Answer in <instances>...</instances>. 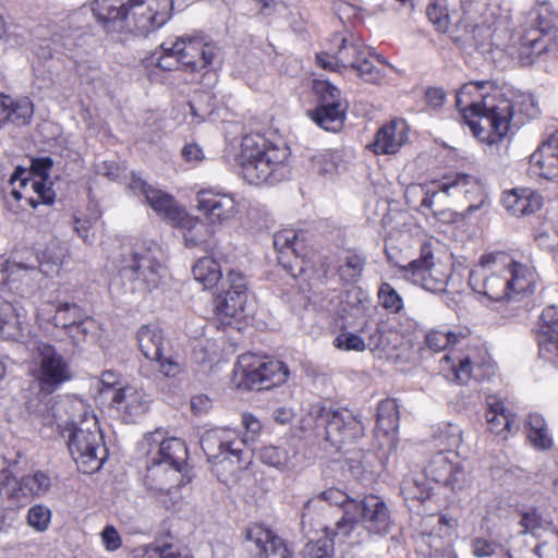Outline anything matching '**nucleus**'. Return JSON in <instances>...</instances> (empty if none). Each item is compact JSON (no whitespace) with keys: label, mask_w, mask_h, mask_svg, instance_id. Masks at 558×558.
I'll return each mask as SVG.
<instances>
[{"label":"nucleus","mask_w":558,"mask_h":558,"mask_svg":"<svg viewBox=\"0 0 558 558\" xmlns=\"http://www.w3.org/2000/svg\"><path fill=\"white\" fill-rule=\"evenodd\" d=\"M129 186L135 194H142L153 210L159 216H162L172 226H174L185 213L171 195L154 189L140 177L133 175Z\"/></svg>","instance_id":"obj_17"},{"label":"nucleus","mask_w":558,"mask_h":558,"mask_svg":"<svg viewBox=\"0 0 558 558\" xmlns=\"http://www.w3.org/2000/svg\"><path fill=\"white\" fill-rule=\"evenodd\" d=\"M434 465H439L448 472V475L444 478L446 485L450 486L453 490L463 488L466 481L463 468L450 464L442 456H438L434 459L429 465L430 473H433Z\"/></svg>","instance_id":"obj_46"},{"label":"nucleus","mask_w":558,"mask_h":558,"mask_svg":"<svg viewBox=\"0 0 558 558\" xmlns=\"http://www.w3.org/2000/svg\"><path fill=\"white\" fill-rule=\"evenodd\" d=\"M235 374L241 378L239 388L260 391L284 384L289 369L278 360L262 361L252 354H242L236 362Z\"/></svg>","instance_id":"obj_7"},{"label":"nucleus","mask_w":558,"mask_h":558,"mask_svg":"<svg viewBox=\"0 0 558 558\" xmlns=\"http://www.w3.org/2000/svg\"><path fill=\"white\" fill-rule=\"evenodd\" d=\"M111 403L121 413L125 423H135L147 412L150 398L144 390L126 385L113 391Z\"/></svg>","instance_id":"obj_21"},{"label":"nucleus","mask_w":558,"mask_h":558,"mask_svg":"<svg viewBox=\"0 0 558 558\" xmlns=\"http://www.w3.org/2000/svg\"><path fill=\"white\" fill-rule=\"evenodd\" d=\"M172 10V0H132L123 32L147 36L170 20Z\"/></svg>","instance_id":"obj_11"},{"label":"nucleus","mask_w":558,"mask_h":558,"mask_svg":"<svg viewBox=\"0 0 558 558\" xmlns=\"http://www.w3.org/2000/svg\"><path fill=\"white\" fill-rule=\"evenodd\" d=\"M519 524L522 530V534L538 535L541 531H548L554 529L553 521L544 514V511L536 507H526L520 511Z\"/></svg>","instance_id":"obj_40"},{"label":"nucleus","mask_w":558,"mask_h":558,"mask_svg":"<svg viewBox=\"0 0 558 558\" xmlns=\"http://www.w3.org/2000/svg\"><path fill=\"white\" fill-rule=\"evenodd\" d=\"M228 288L215 299V313L222 324L236 317L244 311L247 300V288L242 274L231 270L228 274Z\"/></svg>","instance_id":"obj_16"},{"label":"nucleus","mask_w":558,"mask_h":558,"mask_svg":"<svg viewBox=\"0 0 558 558\" xmlns=\"http://www.w3.org/2000/svg\"><path fill=\"white\" fill-rule=\"evenodd\" d=\"M259 458L263 463L279 470H289L294 468L296 459V452L290 450L283 446H265L262 448Z\"/></svg>","instance_id":"obj_42"},{"label":"nucleus","mask_w":558,"mask_h":558,"mask_svg":"<svg viewBox=\"0 0 558 558\" xmlns=\"http://www.w3.org/2000/svg\"><path fill=\"white\" fill-rule=\"evenodd\" d=\"M319 93L320 102L310 112L311 118L326 131H340L345 119V106L340 100V90L328 83H323L319 85Z\"/></svg>","instance_id":"obj_14"},{"label":"nucleus","mask_w":558,"mask_h":558,"mask_svg":"<svg viewBox=\"0 0 558 558\" xmlns=\"http://www.w3.org/2000/svg\"><path fill=\"white\" fill-rule=\"evenodd\" d=\"M427 521H435L437 523V529L432 531L429 534H436L439 537L448 535L450 531H453L458 525L456 519L448 518L447 515H429Z\"/></svg>","instance_id":"obj_54"},{"label":"nucleus","mask_w":558,"mask_h":558,"mask_svg":"<svg viewBox=\"0 0 558 558\" xmlns=\"http://www.w3.org/2000/svg\"><path fill=\"white\" fill-rule=\"evenodd\" d=\"M426 14L437 31L446 32L448 29L449 14L446 0H430Z\"/></svg>","instance_id":"obj_48"},{"label":"nucleus","mask_w":558,"mask_h":558,"mask_svg":"<svg viewBox=\"0 0 558 558\" xmlns=\"http://www.w3.org/2000/svg\"><path fill=\"white\" fill-rule=\"evenodd\" d=\"M40 316L54 327L65 329L73 342L81 339L73 332L74 330L82 329V332L87 335L89 332L87 325H93V320L88 319L87 314L76 303H59L53 315H47L46 310L43 308Z\"/></svg>","instance_id":"obj_19"},{"label":"nucleus","mask_w":558,"mask_h":558,"mask_svg":"<svg viewBox=\"0 0 558 558\" xmlns=\"http://www.w3.org/2000/svg\"><path fill=\"white\" fill-rule=\"evenodd\" d=\"M333 345L343 351H357L362 352L366 349V344L362 337L352 332H341L335 340Z\"/></svg>","instance_id":"obj_51"},{"label":"nucleus","mask_w":558,"mask_h":558,"mask_svg":"<svg viewBox=\"0 0 558 558\" xmlns=\"http://www.w3.org/2000/svg\"><path fill=\"white\" fill-rule=\"evenodd\" d=\"M400 272L408 281L421 286L426 291L442 293L447 289L449 275L444 270L442 265L434 263V253L429 243L422 245L418 258L400 266Z\"/></svg>","instance_id":"obj_12"},{"label":"nucleus","mask_w":558,"mask_h":558,"mask_svg":"<svg viewBox=\"0 0 558 558\" xmlns=\"http://www.w3.org/2000/svg\"><path fill=\"white\" fill-rule=\"evenodd\" d=\"M32 373L40 392L46 395L72 379L70 363L52 344L43 341L36 342Z\"/></svg>","instance_id":"obj_8"},{"label":"nucleus","mask_w":558,"mask_h":558,"mask_svg":"<svg viewBox=\"0 0 558 558\" xmlns=\"http://www.w3.org/2000/svg\"><path fill=\"white\" fill-rule=\"evenodd\" d=\"M53 161L50 157L34 158L31 163V171L39 180H23L22 185L26 189L31 185V189L35 192L36 197H26V202L36 208L39 204L51 205L54 202L56 194L51 189V183L48 185L49 170L52 168Z\"/></svg>","instance_id":"obj_24"},{"label":"nucleus","mask_w":558,"mask_h":558,"mask_svg":"<svg viewBox=\"0 0 558 558\" xmlns=\"http://www.w3.org/2000/svg\"><path fill=\"white\" fill-rule=\"evenodd\" d=\"M502 205L512 216H530L538 211L543 205L542 196L530 190L509 191L504 193Z\"/></svg>","instance_id":"obj_30"},{"label":"nucleus","mask_w":558,"mask_h":558,"mask_svg":"<svg viewBox=\"0 0 558 558\" xmlns=\"http://www.w3.org/2000/svg\"><path fill=\"white\" fill-rule=\"evenodd\" d=\"M454 380L460 384H466L471 378L472 362L469 357L460 361L458 367H453Z\"/></svg>","instance_id":"obj_61"},{"label":"nucleus","mask_w":558,"mask_h":558,"mask_svg":"<svg viewBox=\"0 0 558 558\" xmlns=\"http://www.w3.org/2000/svg\"><path fill=\"white\" fill-rule=\"evenodd\" d=\"M335 526L330 527L325 525L323 527L324 536L316 539L310 541L303 548L304 558H326L333 555L335 551V539L337 537L344 539L341 535H333Z\"/></svg>","instance_id":"obj_41"},{"label":"nucleus","mask_w":558,"mask_h":558,"mask_svg":"<svg viewBox=\"0 0 558 558\" xmlns=\"http://www.w3.org/2000/svg\"><path fill=\"white\" fill-rule=\"evenodd\" d=\"M525 428L527 439L536 449L548 450L553 447L554 442L547 423L541 414H530Z\"/></svg>","instance_id":"obj_39"},{"label":"nucleus","mask_w":558,"mask_h":558,"mask_svg":"<svg viewBox=\"0 0 558 558\" xmlns=\"http://www.w3.org/2000/svg\"><path fill=\"white\" fill-rule=\"evenodd\" d=\"M541 354L558 356V307L548 306L541 315V329L537 336Z\"/></svg>","instance_id":"obj_32"},{"label":"nucleus","mask_w":558,"mask_h":558,"mask_svg":"<svg viewBox=\"0 0 558 558\" xmlns=\"http://www.w3.org/2000/svg\"><path fill=\"white\" fill-rule=\"evenodd\" d=\"M407 138L404 121H391L377 131L374 141L367 147L375 154H395Z\"/></svg>","instance_id":"obj_29"},{"label":"nucleus","mask_w":558,"mask_h":558,"mask_svg":"<svg viewBox=\"0 0 558 558\" xmlns=\"http://www.w3.org/2000/svg\"><path fill=\"white\" fill-rule=\"evenodd\" d=\"M19 521L17 510L3 507L0 509V535L7 534L10 530L15 527Z\"/></svg>","instance_id":"obj_55"},{"label":"nucleus","mask_w":558,"mask_h":558,"mask_svg":"<svg viewBox=\"0 0 558 558\" xmlns=\"http://www.w3.org/2000/svg\"><path fill=\"white\" fill-rule=\"evenodd\" d=\"M488 429L506 439L508 434L518 432L519 426L514 422V415L506 411L502 402L489 404L486 412Z\"/></svg>","instance_id":"obj_34"},{"label":"nucleus","mask_w":558,"mask_h":558,"mask_svg":"<svg viewBox=\"0 0 558 558\" xmlns=\"http://www.w3.org/2000/svg\"><path fill=\"white\" fill-rule=\"evenodd\" d=\"M446 96L441 87H428L424 94L426 104L434 108H440L445 104Z\"/></svg>","instance_id":"obj_60"},{"label":"nucleus","mask_w":558,"mask_h":558,"mask_svg":"<svg viewBox=\"0 0 558 558\" xmlns=\"http://www.w3.org/2000/svg\"><path fill=\"white\" fill-rule=\"evenodd\" d=\"M378 299L381 306L391 313H399L403 308L402 298L392 286L387 282L381 283L379 287Z\"/></svg>","instance_id":"obj_49"},{"label":"nucleus","mask_w":558,"mask_h":558,"mask_svg":"<svg viewBox=\"0 0 558 558\" xmlns=\"http://www.w3.org/2000/svg\"><path fill=\"white\" fill-rule=\"evenodd\" d=\"M160 255V247L156 243L136 242L125 247L116 260L118 277L112 288L130 301L156 289L162 269Z\"/></svg>","instance_id":"obj_2"},{"label":"nucleus","mask_w":558,"mask_h":558,"mask_svg":"<svg viewBox=\"0 0 558 558\" xmlns=\"http://www.w3.org/2000/svg\"><path fill=\"white\" fill-rule=\"evenodd\" d=\"M242 425L246 430L243 442L253 441L262 429L260 422L252 414L245 413L242 415Z\"/></svg>","instance_id":"obj_58"},{"label":"nucleus","mask_w":558,"mask_h":558,"mask_svg":"<svg viewBox=\"0 0 558 558\" xmlns=\"http://www.w3.org/2000/svg\"><path fill=\"white\" fill-rule=\"evenodd\" d=\"M359 523H362L365 530L372 534L380 536L388 534L392 526V520L387 504L374 495L357 499L356 502H350L347 506L344 519L336 521L332 534L348 538Z\"/></svg>","instance_id":"obj_6"},{"label":"nucleus","mask_w":558,"mask_h":558,"mask_svg":"<svg viewBox=\"0 0 558 558\" xmlns=\"http://www.w3.org/2000/svg\"><path fill=\"white\" fill-rule=\"evenodd\" d=\"M462 118L473 135L481 142L494 145L508 134L514 119V106L500 90L493 96H482V101H471Z\"/></svg>","instance_id":"obj_3"},{"label":"nucleus","mask_w":558,"mask_h":558,"mask_svg":"<svg viewBox=\"0 0 558 558\" xmlns=\"http://www.w3.org/2000/svg\"><path fill=\"white\" fill-rule=\"evenodd\" d=\"M197 209L213 225H222L236 214V202L232 194L202 190L196 195Z\"/></svg>","instance_id":"obj_18"},{"label":"nucleus","mask_w":558,"mask_h":558,"mask_svg":"<svg viewBox=\"0 0 558 558\" xmlns=\"http://www.w3.org/2000/svg\"><path fill=\"white\" fill-rule=\"evenodd\" d=\"M448 336L446 331L432 330L426 335V344L435 352H440L449 347Z\"/></svg>","instance_id":"obj_57"},{"label":"nucleus","mask_w":558,"mask_h":558,"mask_svg":"<svg viewBox=\"0 0 558 558\" xmlns=\"http://www.w3.org/2000/svg\"><path fill=\"white\" fill-rule=\"evenodd\" d=\"M314 415L317 424L325 427V439L337 449L364 435L363 423L347 409L317 407Z\"/></svg>","instance_id":"obj_10"},{"label":"nucleus","mask_w":558,"mask_h":558,"mask_svg":"<svg viewBox=\"0 0 558 558\" xmlns=\"http://www.w3.org/2000/svg\"><path fill=\"white\" fill-rule=\"evenodd\" d=\"M26 496L23 481H19L11 472L3 471L0 475V505L17 510L22 497Z\"/></svg>","instance_id":"obj_37"},{"label":"nucleus","mask_w":558,"mask_h":558,"mask_svg":"<svg viewBox=\"0 0 558 558\" xmlns=\"http://www.w3.org/2000/svg\"><path fill=\"white\" fill-rule=\"evenodd\" d=\"M202 48L203 40L191 37H179L175 41H163L160 45L162 51L172 52L177 58V62L190 68L192 71H197V59Z\"/></svg>","instance_id":"obj_31"},{"label":"nucleus","mask_w":558,"mask_h":558,"mask_svg":"<svg viewBox=\"0 0 558 558\" xmlns=\"http://www.w3.org/2000/svg\"><path fill=\"white\" fill-rule=\"evenodd\" d=\"M520 48L519 60L522 65H531L534 62L533 56H541L549 50V44L541 37L524 39Z\"/></svg>","instance_id":"obj_47"},{"label":"nucleus","mask_w":558,"mask_h":558,"mask_svg":"<svg viewBox=\"0 0 558 558\" xmlns=\"http://www.w3.org/2000/svg\"><path fill=\"white\" fill-rule=\"evenodd\" d=\"M187 460V448L180 438H167L160 441L156 452L148 451V463L153 465L166 464L169 468L182 472Z\"/></svg>","instance_id":"obj_28"},{"label":"nucleus","mask_w":558,"mask_h":558,"mask_svg":"<svg viewBox=\"0 0 558 558\" xmlns=\"http://www.w3.org/2000/svg\"><path fill=\"white\" fill-rule=\"evenodd\" d=\"M495 89L489 81L465 83L457 92L456 106L462 114L471 101H482V96H493Z\"/></svg>","instance_id":"obj_38"},{"label":"nucleus","mask_w":558,"mask_h":558,"mask_svg":"<svg viewBox=\"0 0 558 558\" xmlns=\"http://www.w3.org/2000/svg\"><path fill=\"white\" fill-rule=\"evenodd\" d=\"M496 545L485 538H474L472 541V551L476 557H489L495 554Z\"/></svg>","instance_id":"obj_59"},{"label":"nucleus","mask_w":558,"mask_h":558,"mask_svg":"<svg viewBox=\"0 0 558 558\" xmlns=\"http://www.w3.org/2000/svg\"><path fill=\"white\" fill-rule=\"evenodd\" d=\"M163 440H166V438H163V433L159 429L145 435L144 440H143V446L148 447L146 454L148 456V451L150 449L155 453L158 448V445L160 444V441H163Z\"/></svg>","instance_id":"obj_64"},{"label":"nucleus","mask_w":558,"mask_h":558,"mask_svg":"<svg viewBox=\"0 0 558 558\" xmlns=\"http://www.w3.org/2000/svg\"><path fill=\"white\" fill-rule=\"evenodd\" d=\"M320 497L328 501L331 505L339 506L341 509V517L340 519H344L347 506H349L350 502H356L357 499L351 498L349 495H347L344 492L337 489V488H329L320 494Z\"/></svg>","instance_id":"obj_53"},{"label":"nucleus","mask_w":558,"mask_h":558,"mask_svg":"<svg viewBox=\"0 0 558 558\" xmlns=\"http://www.w3.org/2000/svg\"><path fill=\"white\" fill-rule=\"evenodd\" d=\"M101 541L109 551L119 549L122 545V539L117 529L112 525H107L101 532Z\"/></svg>","instance_id":"obj_56"},{"label":"nucleus","mask_w":558,"mask_h":558,"mask_svg":"<svg viewBox=\"0 0 558 558\" xmlns=\"http://www.w3.org/2000/svg\"><path fill=\"white\" fill-rule=\"evenodd\" d=\"M247 547L256 558H292L287 542L270 530L254 526L246 532Z\"/></svg>","instance_id":"obj_20"},{"label":"nucleus","mask_w":558,"mask_h":558,"mask_svg":"<svg viewBox=\"0 0 558 558\" xmlns=\"http://www.w3.org/2000/svg\"><path fill=\"white\" fill-rule=\"evenodd\" d=\"M33 104L27 99L15 101L12 97L0 94V128L11 122L25 125L33 117Z\"/></svg>","instance_id":"obj_33"},{"label":"nucleus","mask_w":558,"mask_h":558,"mask_svg":"<svg viewBox=\"0 0 558 558\" xmlns=\"http://www.w3.org/2000/svg\"><path fill=\"white\" fill-rule=\"evenodd\" d=\"M365 265V256L353 251L344 252L339 258V266L337 268L340 281L343 284L357 283L363 277Z\"/></svg>","instance_id":"obj_35"},{"label":"nucleus","mask_w":558,"mask_h":558,"mask_svg":"<svg viewBox=\"0 0 558 558\" xmlns=\"http://www.w3.org/2000/svg\"><path fill=\"white\" fill-rule=\"evenodd\" d=\"M377 428L384 434L393 432L399 426V409L395 399H386L379 402L376 414Z\"/></svg>","instance_id":"obj_44"},{"label":"nucleus","mask_w":558,"mask_h":558,"mask_svg":"<svg viewBox=\"0 0 558 558\" xmlns=\"http://www.w3.org/2000/svg\"><path fill=\"white\" fill-rule=\"evenodd\" d=\"M225 430L209 429L201 437V447L209 462L219 468L234 472L244 468L243 450L234 446V442L223 439Z\"/></svg>","instance_id":"obj_13"},{"label":"nucleus","mask_w":558,"mask_h":558,"mask_svg":"<svg viewBox=\"0 0 558 558\" xmlns=\"http://www.w3.org/2000/svg\"><path fill=\"white\" fill-rule=\"evenodd\" d=\"M288 157L289 148L286 146L267 144L259 136H245L238 160L241 174L250 184H275L284 177Z\"/></svg>","instance_id":"obj_4"},{"label":"nucleus","mask_w":558,"mask_h":558,"mask_svg":"<svg viewBox=\"0 0 558 558\" xmlns=\"http://www.w3.org/2000/svg\"><path fill=\"white\" fill-rule=\"evenodd\" d=\"M22 481L27 495L41 496L46 494L51 486L49 476L41 471H37L33 475L24 476L22 477Z\"/></svg>","instance_id":"obj_50"},{"label":"nucleus","mask_w":558,"mask_h":558,"mask_svg":"<svg viewBox=\"0 0 558 558\" xmlns=\"http://www.w3.org/2000/svg\"><path fill=\"white\" fill-rule=\"evenodd\" d=\"M92 12L107 32H123L132 0H93Z\"/></svg>","instance_id":"obj_22"},{"label":"nucleus","mask_w":558,"mask_h":558,"mask_svg":"<svg viewBox=\"0 0 558 558\" xmlns=\"http://www.w3.org/2000/svg\"><path fill=\"white\" fill-rule=\"evenodd\" d=\"M68 430V448L77 469L85 474L100 470L108 457L102 433L95 416L72 423Z\"/></svg>","instance_id":"obj_5"},{"label":"nucleus","mask_w":558,"mask_h":558,"mask_svg":"<svg viewBox=\"0 0 558 558\" xmlns=\"http://www.w3.org/2000/svg\"><path fill=\"white\" fill-rule=\"evenodd\" d=\"M477 187V180L473 175L462 172L445 177L444 181L439 185V190L447 195H458L461 193L466 194Z\"/></svg>","instance_id":"obj_45"},{"label":"nucleus","mask_w":558,"mask_h":558,"mask_svg":"<svg viewBox=\"0 0 558 558\" xmlns=\"http://www.w3.org/2000/svg\"><path fill=\"white\" fill-rule=\"evenodd\" d=\"M211 408V400L205 395H197L191 399V409L196 415L206 413Z\"/></svg>","instance_id":"obj_63"},{"label":"nucleus","mask_w":558,"mask_h":558,"mask_svg":"<svg viewBox=\"0 0 558 558\" xmlns=\"http://www.w3.org/2000/svg\"><path fill=\"white\" fill-rule=\"evenodd\" d=\"M529 173L545 180L558 178V131L530 156Z\"/></svg>","instance_id":"obj_23"},{"label":"nucleus","mask_w":558,"mask_h":558,"mask_svg":"<svg viewBox=\"0 0 558 558\" xmlns=\"http://www.w3.org/2000/svg\"><path fill=\"white\" fill-rule=\"evenodd\" d=\"M192 274L205 289L215 287L222 277L220 265L211 257L199 258L194 264Z\"/></svg>","instance_id":"obj_43"},{"label":"nucleus","mask_w":558,"mask_h":558,"mask_svg":"<svg viewBox=\"0 0 558 558\" xmlns=\"http://www.w3.org/2000/svg\"><path fill=\"white\" fill-rule=\"evenodd\" d=\"M50 510L47 507L37 505L28 510L27 521L37 531H45L50 522Z\"/></svg>","instance_id":"obj_52"},{"label":"nucleus","mask_w":558,"mask_h":558,"mask_svg":"<svg viewBox=\"0 0 558 558\" xmlns=\"http://www.w3.org/2000/svg\"><path fill=\"white\" fill-rule=\"evenodd\" d=\"M535 31L539 33L541 38L548 43L558 40V12L548 2H543L537 9V15L534 21Z\"/></svg>","instance_id":"obj_36"},{"label":"nucleus","mask_w":558,"mask_h":558,"mask_svg":"<svg viewBox=\"0 0 558 558\" xmlns=\"http://www.w3.org/2000/svg\"><path fill=\"white\" fill-rule=\"evenodd\" d=\"M138 349L143 356L157 366V372L167 378H179L184 372L183 365L172 352L170 342L161 328L156 325H143L136 332Z\"/></svg>","instance_id":"obj_9"},{"label":"nucleus","mask_w":558,"mask_h":558,"mask_svg":"<svg viewBox=\"0 0 558 558\" xmlns=\"http://www.w3.org/2000/svg\"><path fill=\"white\" fill-rule=\"evenodd\" d=\"M29 333V325L22 313V308L7 301L0 295V337L21 342Z\"/></svg>","instance_id":"obj_26"},{"label":"nucleus","mask_w":558,"mask_h":558,"mask_svg":"<svg viewBox=\"0 0 558 558\" xmlns=\"http://www.w3.org/2000/svg\"><path fill=\"white\" fill-rule=\"evenodd\" d=\"M314 168H316L317 172L320 174L329 173L333 171L336 165L330 160L328 154H319L312 158Z\"/></svg>","instance_id":"obj_62"},{"label":"nucleus","mask_w":558,"mask_h":558,"mask_svg":"<svg viewBox=\"0 0 558 558\" xmlns=\"http://www.w3.org/2000/svg\"><path fill=\"white\" fill-rule=\"evenodd\" d=\"M369 51L362 45L354 40L342 38L341 45L332 56V59H335L337 68L352 69L366 82L376 83L381 75L369 60Z\"/></svg>","instance_id":"obj_15"},{"label":"nucleus","mask_w":558,"mask_h":558,"mask_svg":"<svg viewBox=\"0 0 558 558\" xmlns=\"http://www.w3.org/2000/svg\"><path fill=\"white\" fill-rule=\"evenodd\" d=\"M469 284L489 300H510L517 294L532 292L534 271L508 254L496 252L481 257L480 268L470 272Z\"/></svg>","instance_id":"obj_1"},{"label":"nucleus","mask_w":558,"mask_h":558,"mask_svg":"<svg viewBox=\"0 0 558 558\" xmlns=\"http://www.w3.org/2000/svg\"><path fill=\"white\" fill-rule=\"evenodd\" d=\"M298 234L292 229L281 230L274 235V246L278 252V263L292 276L302 274V262L296 255Z\"/></svg>","instance_id":"obj_27"},{"label":"nucleus","mask_w":558,"mask_h":558,"mask_svg":"<svg viewBox=\"0 0 558 558\" xmlns=\"http://www.w3.org/2000/svg\"><path fill=\"white\" fill-rule=\"evenodd\" d=\"M173 227L181 230L187 248H201L209 252L217 245L210 227L198 218L190 216L186 211Z\"/></svg>","instance_id":"obj_25"}]
</instances>
